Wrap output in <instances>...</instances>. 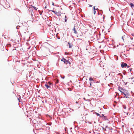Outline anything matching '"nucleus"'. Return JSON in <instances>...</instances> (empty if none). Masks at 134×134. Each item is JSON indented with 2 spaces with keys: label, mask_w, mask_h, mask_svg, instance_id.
Instances as JSON below:
<instances>
[{
  "label": "nucleus",
  "mask_w": 134,
  "mask_h": 134,
  "mask_svg": "<svg viewBox=\"0 0 134 134\" xmlns=\"http://www.w3.org/2000/svg\"><path fill=\"white\" fill-rule=\"evenodd\" d=\"M106 130V129H105V130Z\"/></svg>",
  "instance_id": "32"
},
{
  "label": "nucleus",
  "mask_w": 134,
  "mask_h": 134,
  "mask_svg": "<svg viewBox=\"0 0 134 134\" xmlns=\"http://www.w3.org/2000/svg\"><path fill=\"white\" fill-rule=\"evenodd\" d=\"M33 8H34V9L35 10H37V9L36 7H33Z\"/></svg>",
  "instance_id": "16"
},
{
  "label": "nucleus",
  "mask_w": 134,
  "mask_h": 134,
  "mask_svg": "<svg viewBox=\"0 0 134 134\" xmlns=\"http://www.w3.org/2000/svg\"><path fill=\"white\" fill-rule=\"evenodd\" d=\"M78 103V102H76V103Z\"/></svg>",
  "instance_id": "26"
},
{
  "label": "nucleus",
  "mask_w": 134,
  "mask_h": 134,
  "mask_svg": "<svg viewBox=\"0 0 134 134\" xmlns=\"http://www.w3.org/2000/svg\"><path fill=\"white\" fill-rule=\"evenodd\" d=\"M44 8H45V9H46V8H47L46 6H45V7H44Z\"/></svg>",
  "instance_id": "22"
},
{
  "label": "nucleus",
  "mask_w": 134,
  "mask_h": 134,
  "mask_svg": "<svg viewBox=\"0 0 134 134\" xmlns=\"http://www.w3.org/2000/svg\"><path fill=\"white\" fill-rule=\"evenodd\" d=\"M101 66L102 67V66Z\"/></svg>",
  "instance_id": "31"
},
{
  "label": "nucleus",
  "mask_w": 134,
  "mask_h": 134,
  "mask_svg": "<svg viewBox=\"0 0 134 134\" xmlns=\"http://www.w3.org/2000/svg\"><path fill=\"white\" fill-rule=\"evenodd\" d=\"M68 44L69 45V48H71L72 47V45L70 44L69 42H68Z\"/></svg>",
  "instance_id": "11"
},
{
  "label": "nucleus",
  "mask_w": 134,
  "mask_h": 134,
  "mask_svg": "<svg viewBox=\"0 0 134 134\" xmlns=\"http://www.w3.org/2000/svg\"><path fill=\"white\" fill-rule=\"evenodd\" d=\"M132 69H130V71H131V70H132Z\"/></svg>",
  "instance_id": "27"
},
{
  "label": "nucleus",
  "mask_w": 134,
  "mask_h": 134,
  "mask_svg": "<svg viewBox=\"0 0 134 134\" xmlns=\"http://www.w3.org/2000/svg\"><path fill=\"white\" fill-rule=\"evenodd\" d=\"M96 10H93V13L94 15L96 13Z\"/></svg>",
  "instance_id": "17"
},
{
  "label": "nucleus",
  "mask_w": 134,
  "mask_h": 134,
  "mask_svg": "<svg viewBox=\"0 0 134 134\" xmlns=\"http://www.w3.org/2000/svg\"><path fill=\"white\" fill-rule=\"evenodd\" d=\"M89 80L90 81H92L93 80V79L91 77L89 78Z\"/></svg>",
  "instance_id": "14"
},
{
  "label": "nucleus",
  "mask_w": 134,
  "mask_h": 134,
  "mask_svg": "<svg viewBox=\"0 0 134 134\" xmlns=\"http://www.w3.org/2000/svg\"><path fill=\"white\" fill-rule=\"evenodd\" d=\"M127 66V64L125 63L124 62H122L121 63V67H126Z\"/></svg>",
  "instance_id": "5"
},
{
  "label": "nucleus",
  "mask_w": 134,
  "mask_h": 134,
  "mask_svg": "<svg viewBox=\"0 0 134 134\" xmlns=\"http://www.w3.org/2000/svg\"><path fill=\"white\" fill-rule=\"evenodd\" d=\"M52 5H54V3L53 2V3H52Z\"/></svg>",
  "instance_id": "23"
},
{
  "label": "nucleus",
  "mask_w": 134,
  "mask_h": 134,
  "mask_svg": "<svg viewBox=\"0 0 134 134\" xmlns=\"http://www.w3.org/2000/svg\"><path fill=\"white\" fill-rule=\"evenodd\" d=\"M98 9V8H97V9H95V7H93V10H97Z\"/></svg>",
  "instance_id": "15"
},
{
  "label": "nucleus",
  "mask_w": 134,
  "mask_h": 134,
  "mask_svg": "<svg viewBox=\"0 0 134 134\" xmlns=\"http://www.w3.org/2000/svg\"><path fill=\"white\" fill-rule=\"evenodd\" d=\"M130 66H127V67H130Z\"/></svg>",
  "instance_id": "29"
},
{
  "label": "nucleus",
  "mask_w": 134,
  "mask_h": 134,
  "mask_svg": "<svg viewBox=\"0 0 134 134\" xmlns=\"http://www.w3.org/2000/svg\"><path fill=\"white\" fill-rule=\"evenodd\" d=\"M90 6H92V5H90Z\"/></svg>",
  "instance_id": "30"
},
{
  "label": "nucleus",
  "mask_w": 134,
  "mask_h": 134,
  "mask_svg": "<svg viewBox=\"0 0 134 134\" xmlns=\"http://www.w3.org/2000/svg\"><path fill=\"white\" fill-rule=\"evenodd\" d=\"M130 5L131 7H134V5L132 3H130Z\"/></svg>",
  "instance_id": "12"
},
{
  "label": "nucleus",
  "mask_w": 134,
  "mask_h": 134,
  "mask_svg": "<svg viewBox=\"0 0 134 134\" xmlns=\"http://www.w3.org/2000/svg\"><path fill=\"white\" fill-rule=\"evenodd\" d=\"M67 21V19H65V22H66Z\"/></svg>",
  "instance_id": "20"
},
{
  "label": "nucleus",
  "mask_w": 134,
  "mask_h": 134,
  "mask_svg": "<svg viewBox=\"0 0 134 134\" xmlns=\"http://www.w3.org/2000/svg\"><path fill=\"white\" fill-rule=\"evenodd\" d=\"M96 114L97 115V116H99L100 117H102V116H100V114H99L98 113H96Z\"/></svg>",
  "instance_id": "13"
},
{
  "label": "nucleus",
  "mask_w": 134,
  "mask_h": 134,
  "mask_svg": "<svg viewBox=\"0 0 134 134\" xmlns=\"http://www.w3.org/2000/svg\"><path fill=\"white\" fill-rule=\"evenodd\" d=\"M102 63H100V65H101V64H102Z\"/></svg>",
  "instance_id": "28"
},
{
  "label": "nucleus",
  "mask_w": 134,
  "mask_h": 134,
  "mask_svg": "<svg viewBox=\"0 0 134 134\" xmlns=\"http://www.w3.org/2000/svg\"><path fill=\"white\" fill-rule=\"evenodd\" d=\"M61 60L62 61L64 62L65 64H67L68 63H69L70 64V62H69L67 60L64 58H63Z\"/></svg>",
  "instance_id": "2"
},
{
  "label": "nucleus",
  "mask_w": 134,
  "mask_h": 134,
  "mask_svg": "<svg viewBox=\"0 0 134 134\" xmlns=\"http://www.w3.org/2000/svg\"><path fill=\"white\" fill-rule=\"evenodd\" d=\"M75 99H78L79 100L80 99V97H79V95H77V96H75Z\"/></svg>",
  "instance_id": "7"
},
{
  "label": "nucleus",
  "mask_w": 134,
  "mask_h": 134,
  "mask_svg": "<svg viewBox=\"0 0 134 134\" xmlns=\"http://www.w3.org/2000/svg\"><path fill=\"white\" fill-rule=\"evenodd\" d=\"M58 81H56V83H58Z\"/></svg>",
  "instance_id": "25"
},
{
  "label": "nucleus",
  "mask_w": 134,
  "mask_h": 134,
  "mask_svg": "<svg viewBox=\"0 0 134 134\" xmlns=\"http://www.w3.org/2000/svg\"><path fill=\"white\" fill-rule=\"evenodd\" d=\"M102 116V117L103 116V117H104V118L105 117V116H104V115L103 114H102V116Z\"/></svg>",
  "instance_id": "19"
},
{
  "label": "nucleus",
  "mask_w": 134,
  "mask_h": 134,
  "mask_svg": "<svg viewBox=\"0 0 134 134\" xmlns=\"http://www.w3.org/2000/svg\"><path fill=\"white\" fill-rule=\"evenodd\" d=\"M45 85L47 89H48V88H50L51 87L50 86L49 84L47 83H46Z\"/></svg>",
  "instance_id": "8"
},
{
  "label": "nucleus",
  "mask_w": 134,
  "mask_h": 134,
  "mask_svg": "<svg viewBox=\"0 0 134 134\" xmlns=\"http://www.w3.org/2000/svg\"><path fill=\"white\" fill-rule=\"evenodd\" d=\"M73 30L74 31V33L75 34H76L77 33L76 31V29L75 28V27H74Z\"/></svg>",
  "instance_id": "10"
},
{
  "label": "nucleus",
  "mask_w": 134,
  "mask_h": 134,
  "mask_svg": "<svg viewBox=\"0 0 134 134\" xmlns=\"http://www.w3.org/2000/svg\"><path fill=\"white\" fill-rule=\"evenodd\" d=\"M133 82H134V80L133 81Z\"/></svg>",
  "instance_id": "33"
},
{
  "label": "nucleus",
  "mask_w": 134,
  "mask_h": 134,
  "mask_svg": "<svg viewBox=\"0 0 134 134\" xmlns=\"http://www.w3.org/2000/svg\"><path fill=\"white\" fill-rule=\"evenodd\" d=\"M65 18L66 19V15H65Z\"/></svg>",
  "instance_id": "21"
},
{
  "label": "nucleus",
  "mask_w": 134,
  "mask_h": 134,
  "mask_svg": "<svg viewBox=\"0 0 134 134\" xmlns=\"http://www.w3.org/2000/svg\"><path fill=\"white\" fill-rule=\"evenodd\" d=\"M83 99H84L85 100H86V99H85V98H83Z\"/></svg>",
  "instance_id": "24"
},
{
  "label": "nucleus",
  "mask_w": 134,
  "mask_h": 134,
  "mask_svg": "<svg viewBox=\"0 0 134 134\" xmlns=\"http://www.w3.org/2000/svg\"><path fill=\"white\" fill-rule=\"evenodd\" d=\"M90 86H89V87H92V85H91V83L90 82Z\"/></svg>",
  "instance_id": "18"
},
{
  "label": "nucleus",
  "mask_w": 134,
  "mask_h": 134,
  "mask_svg": "<svg viewBox=\"0 0 134 134\" xmlns=\"http://www.w3.org/2000/svg\"><path fill=\"white\" fill-rule=\"evenodd\" d=\"M122 38L124 41H126L127 39V37L125 35L123 36Z\"/></svg>",
  "instance_id": "6"
},
{
  "label": "nucleus",
  "mask_w": 134,
  "mask_h": 134,
  "mask_svg": "<svg viewBox=\"0 0 134 134\" xmlns=\"http://www.w3.org/2000/svg\"><path fill=\"white\" fill-rule=\"evenodd\" d=\"M118 89L122 93H123V92H125V90L123 89L121 87L119 86V87Z\"/></svg>",
  "instance_id": "4"
},
{
  "label": "nucleus",
  "mask_w": 134,
  "mask_h": 134,
  "mask_svg": "<svg viewBox=\"0 0 134 134\" xmlns=\"http://www.w3.org/2000/svg\"><path fill=\"white\" fill-rule=\"evenodd\" d=\"M47 83L49 84L51 87L53 86L51 82H49L48 83Z\"/></svg>",
  "instance_id": "9"
},
{
  "label": "nucleus",
  "mask_w": 134,
  "mask_h": 134,
  "mask_svg": "<svg viewBox=\"0 0 134 134\" xmlns=\"http://www.w3.org/2000/svg\"><path fill=\"white\" fill-rule=\"evenodd\" d=\"M51 11L54 12L56 15L58 16H60L61 12H56L54 10H51Z\"/></svg>",
  "instance_id": "3"
},
{
  "label": "nucleus",
  "mask_w": 134,
  "mask_h": 134,
  "mask_svg": "<svg viewBox=\"0 0 134 134\" xmlns=\"http://www.w3.org/2000/svg\"><path fill=\"white\" fill-rule=\"evenodd\" d=\"M123 92V94L124 95V97H125L126 98H129L130 99L132 100V98L130 97V94H129L128 93H127L126 92H125V91Z\"/></svg>",
  "instance_id": "1"
}]
</instances>
